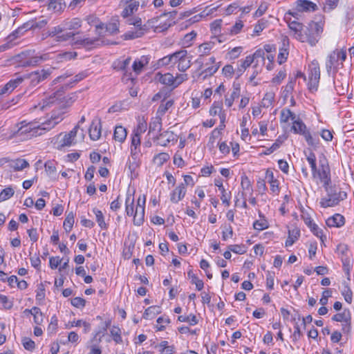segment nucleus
Masks as SVG:
<instances>
[{"mask_svg": "<svg viewBox=\"0 0 354 354\" xmlns=\"http://www.w3.org/2000/svg\"><path fill=\"white\" fill-rule=\"evenodd\" d=\"M73 102L71 97L66 98L64 86H62L56 92L49 95L48 98L44 99L42 103L34 106V109L39 107L41 110H44L45 107L55 104L59 108V110L54 109L51 113L50 118L41 124L37 125L36 122H26L25 120L18 123L17 129L11 130L8 138L10 140L14 138L21 137L28 140L42 135L43 131H50L63 120V115L65 113L64 109L71 105Z\"/></svg>", "mask_w": 354, "mask_h": 354, "instance_id": "1", "label": "nucleus"}, {"mask_svg": "<svg viewBox=\"0 0 354 354\" xmlns=\"http://www.w3.org/2000/svg\"><path fill=\"white\" fill-rule=\"evenodd\" d=\"M299 12L297 9L296 11L288 10L284 15V19L288 23V27L293 32V37L296 39L301 42H306L311 46H314L321 37L324 21L322 19L318 21H311L304 29L301 23L291 20V17L298 19Z\"/></svg>", "mask_w": 354, "mask_h": 354, "instance_id": "2", "label": "nucleus"}, {"mask_svg": "<svg viewBox=\"0 0 354 354\" xmlns=\"http://www.w3.org/2000/svg\"><path fill=\"white\" fill-rule=\"evenodd\" d=\"M324 189L327 192V196L322 198L319 202L320 206L323 208L334 207L347 198L346 192L340 189L333 187Z\"/></svg>", "mask_w": 354, "mask_h": 354, "instance_id": "3", "label": "nucleus"}, {"mask_svg": "<svg viewBox=\"0 0 354 354\" xmlns=\"http://www.w3.org/2000/svg\"><path fill=\"white\" fill-rule=\"evenodd\" d=\"M292 129L295 133L299 134L304 136L308 145L313 147H317L319 143V139L317 135H312L308 130L306 125L299 118H297L292 122Z\"/></svg>", "mask_w": 354, "mask_h": 354, "instance_id": "4", "label": "nucleus"}, {"mask_svg": "<svg viewBox=\"0 0 354 354\" xmlns=\"http://www.w3.org/2000/svg\"><path fill=\"white\" fill-rule=\"evenodd\" d=\"M241 68H243V59H240L238 61V68L236 71V78L233 83V90L230 96H226L225 98V104L230 107L232 105L233 102L235 99H238L241 95V88L242 81L239 80V77L242 75Z\"/></svg>", "mask_w": 354, "mask_h": 354, "instance_id": "5", "label": "nucleus"}, {"mask_svg": "<svg viewBox=\"0 0 354 354\" xmlns=\"http://www.w3.org/2000/svg\"><path fill=\"white\" fill-rule=\"evenodd\" d=\"M320 80V68L317 61L313 60L308 66V89L317 91Z\"/></svg>", "mask_w": 354, "mask_h": 354, "instance_id": "6", "label": "nucleus"}, {"mask_svg": "<svg viewBox=\"0 0 354 354\" xmlns=\"http://www.w3.org/2000/svg\"><path fill=\"white\" fill-rule=\"evenodd\" d=\"M48 23L46 19H41L38 21H32L24 24L21 27H19L17 30L13 31L10 35L8 36L7 39L9 41H12L20 35H22L24 32L30 29L41 28L45 26Z\"/></svg>", "mask_w": 354, "mask_h": 354, "instance_id": "7", "label": "nucleus"}, {"mask_svg": "<svg viewBox=\"0 0 354 354\" xmlns=\"http://www.w3.org/2000/svg\"><path fill=\"white\" fill-rule=\"evenodd\" d=\"M313 177L319 178L324 188L329 187L331 183L330 171L325 158L319 160V169L313 174Z\"/></svg>", "mask_w": 354, "mask_h": 354, "instance_id": "8", "label": "nucleus"}, {"mask_svg": "<svg viewBox=\"0 0 354 354\" xmlns=\"http://www.w3.org/2000/svg\"><path fill=\"white\" fill-rule=\"evenodd\" d=\"M76 32H64L62 23L48 29L46 32L48 37H55V41L58 42L66 41L76 35Z\"/></svg>", "mask_w": 354, "mask_h": 354, "instance_id": "9", "label": "nucleus"}, {"mask_svg": "<svg viewBox=\"0 0 354 354\" xmlns=\"http://www.w3.org/2000/svg\"><path fill=\"white\" fill-rule=\"evenodd\" d=\"M51 74L50 69H42L24 75V80H28L31 86H36L41 82L46 80Z\"/></svg>", "mask_w": 354, "mask_h": 354, "instance_id": "10", "label": "nucleus"}, {"mask_svg": "<svg viewBox=\"0 0 354 354\" xmlns=\"http://www.w3.org/2000/svg\"><path fill=\"white\" fill-rule=\"evenodd\" d=\"M145 203V196H140L137 200V205L133 214V224L135 225L140 226L144 222Z\"/></svg>", "mask_w": 354, "mask_h": 354, "instance_id": "11", "label": "nucleus"}, {"mask_svg": "<svg viewBox=\"0 0 354 354\" xmlns=\"http://www.w3.org/2000/svg\"><path fill=\"white\" fill-rule=\"evenodd\" d=\"M332 320L342 323V331L348 333L351 330V313L349 309H344L342 313H337L332 317Z\"/></svg>", "mask_w": 354, "mask_h": 354, "instance_id": "12", "label": "nucleus"}, {"mask_svg": "<svg viewBox=\"0 0 354 354\" xmlns=\"http://www.w3.org/2000/svg\"><path fill=\"white\" fill-rule=\"evenodd\" d=\"M265 53L263 50L259 49L252 55H248L245 59V71L250 67L252 64V66L258 68V65H263L265 60Z\"/></svg>", "mask_w": 354, "mask_h": 354, "instance_id": "13", "label": "nucleus"}, {"mask_svg": "<svg viewBox=\"0 0 354 354\" xmlns=\"http://www.w3.org/2000/svg\"><path fill=\"white\" fill-rule=\"evenodd\" d=\"M153 139L157 140L158 145L167 147L170 142L176 143L178 140V136L173 131L167 130L160 133Z\"/></svg>", "mask_w": 354, "mask_h": 354, "instance_id": "14", "label": "nucleus"}, {"mask_svg": "<svg viewBox=\"0 0 354 354\" xmlns=\"http://www.w3.org/2000/svg\"><path fill=\"white\" fill-rule=\"evenodd\" d=\"M127 23L129 25H133L135 27H138L139 29L136 31H129L124 35L126 39H132L140 37L144 34V30L142 28V20L140 17L130 18L127 19Z\"/></svg>", "mask_w": 354, "mask_h": 354, "instance_id": "15", "label": "nucleus"}, {"mask_svg": "<svg viewBox=\"0 0 354 354\" xmlns=\"http://www.w3.org/2000/svg\"><path fill=\"white\" fill-rule=\"evenodd\" d=\"M337 253L340 257L344 270H349L351 259L348 248L346 244H339L337 247Z\"/></svg>", "mask_w": 354, "mask_h": 354, "instance_id": "16", "label": "nucleus"}, {"mask_svg": "<svg viewBox=\"0 0 354 354\" xmlns=\"http://www.w3.org/2000/svg\"><path fill=\"white\" fill-rule=\"evenodd\" d=\"M95 30L99 36H102L104 32H107L109 35H115L119 32L118 24L116 21L110 22L105 26L104 24L101 23L95 26Z\"/></svg>", "mask_w": 354, "mask_h": 354, "instance_id": "17", "label": "nucleus"}, {"mask_svg": "<svg viewBox=\"0 0 354 354\" xmlns=\"http://www.w3.org/2000/svg\"><path fill=\"white\" fill-rule=\"evenodd\" d=\"M121 3L124 6L121 16L124 18H127L132 15L135 12H136L140 6V2L137 1H131L129 2H122L121 1Z\"/></svg>", "mask_w": 354, "mask_h": 354, "instance_id": "18", "label": "nucleus"}, {"mask_svg": "<svg viewBox=\"0 0 354 354\" xmlns=\"http://www.w3.org/2000/svg\"><path fill=\"white\" fill-rule=\"evenodd\" d=\"M101 120L99 118L93 120L90 126L88 133L92 140H97L101 136Z\"/></svg>", "mask_w": 354, "mask_h": 354, "instance_id": "19", "label": "nucleus"}, {"mask_svg": "<svg viewBox=\"0 0 354 354\" xmlns=\"http://www.w3.org/2000/svg\"><path fill=\"white\" fill-rule=\"evenodd\" d=\"M64 32H73L82 26V20L80 18L67 19L62 22Z\"/></svg>", "mask_w": 354, "mask_h": 354, "instance_id": "20", "label": "nucleus"}, {"mask_svg": "<svg viewBox=\"0 0 354 354\" xmlns=\"http://www.w3.org/2000/svg\"><path fill=\"white\" fill-rule=\"evenodd\" d=\"M186 192L187 189L185 186V184L180 183L171 193L170 201L174 203H178L185 197Z\"/></svg>", "mask_w": 354, "mask_h": 354, "instance_id": "21", "label": "nucleus"}, {"mask_svg": "<svg viewBox=\"0 0 354 354\" xmlns=\"http://www.w3.org/2000/svg\"><path fill=\"white\" fill-rule=\"evenodd\" d=\"M296 9L299 12H310L317 10V6L309 0H297Z\"/></svg>", "mask_w": 354, "mask_h": 354, "instance_id": "22", "label": "nucleus"}, {"mask_svg": "<svg viewBox=\"0 0 354 354\" xmlns=\"http://www.w3.org/2000/svg\"><path fill=\"white\" fill-rule=\"evenodd\" d=\"M49 58L48 54H44L41 55H35L30 57L28 59L24 61H21V66L23 67H27L30 66H37L41 62L47 60Z\"/></svg>", "mask_w": 354, "mask_h": 354, "instance_id": "23", "label": "nucleus"}, {"mask_svg": "<svg viewBox=\"0 0 354 354\" xmlns=\"http://www.w3.org/2000/svg\"><path fill=\"white\" fill-rule=\"evenodd\" d=\"M140 136L138 133H133L131 137V156L133 160L138 159L140 153Z\"/></svg>", "mask_w": 354, "mask_h": 354, "instance_id": "24", "label": "nucleus"}, {"mask_svg": "<svg viewBox=\"0 0 354 354\" xmlns=\"http://www.w3.org/2000/svg\"><path fill=\"white\" fill-rule=\"evenodd\" d=\"M338 65V57L336 56V51H333L328 56L326 62L327 72L329 73L333 71V73H336L337 72Z\"/></svg>", "mask_w": 354, "mask_h": 354, "instance_id": "25", "label": "nucleus"}, {"mask_svg": "<svg viewBox=\"0 0 354 354\" xmlns=\"http://www.w3.org/2000/svg\"><path fill=\"white\" fill-rule=\"evenodd\" d=\"M326 224L330 227H341L345 224V218L340 214H335L326 220Z\"/></svg>", "mask_w": 354, "mask_h": 354, "instance_id": "26", "label": "nucleus"}, {"mask_svg": "<svg viewBox=\"0 0 354 354\" xmlns=\"http://www.w3.org/2000/svg\"><path fill=\"white\" fill-rule=\"evenodd\" d=\"M24 80V76L17 77L15 79L10 80L4 86L0 89L2 94H5L8 91H13Z\"/></svg>", "mask_w": 354, "mask_h": 354, "instance_id": "27", "label": "nucleus"}, {"mask_svg": "<svg viewBox=\"0 0 354 354\" xmlns=\"http://www.w3.org/2000/svg\"><path fill=\"white\" fill-rule=\"evenodd\" d=\"M156 79L160 82L161 84H165L166 86H171L173 88H174L175 80L173 75L171 73H165L164 75L160 73H158L156 75Z\"/></svg>", "mask_w": 354, "mask_h": 354, "instance_id": "28", "label": "nucleus"}, {"mask_svg": "<svg viewBox=\"0 0 354 354\" xmlns=\"http://www.w3.org/2000/svg\"><path fill=\"white\" fill-rule=\"evenodd\" d=\"M149 56L143 55L140 59H136L133 62L132 68L136 74H139L142 71L143 67L148 64L149 60Z\"/></svg>", "mask_w": 354, "mask_h": 354, "instance_id": "29", "label": "nucleus"}, {"mask_svg": "<svg viewBox=\"0 0 354 354\" xmlns=\"http://www.w3.org/2000/svg\"><path fill=\"white\" fill-rule=\"evenodd\" d=\"M306 225L310 229L311 232L317 237H322L323 231L316 225L310 217H304Z\"/></svg>", "mask_w": 354, "mask_h": 354, "instance_id": "30", "label": "nucleus"}, {"mask_svg": "<svg viewBox=\"0 0 354 354\" xmlns=\"http://www.w3.org/2000/svg\"><path fill=\"white\" fill-rule=\"evenodd\" d=\"M261 66L258 65V68H254V66L249 67L247 69V75H250L248 84L252 86H256L258 84L257 81H254L256 76L259 74V73L261 71Z\"/></svg>", "mask_w": 354, "mask_h": 354, "instance_id": "31", "label": "nucleus"}, {"mask_svg": "<svg viewBox=\"0 0 354 354\" xmlns=\"http://www.w3.org/2000/svg\"><path fill=\"white\" fill-rule=\"evenodd\" d=\"M127 136V132L125 128L122 126H117L115 128L113 138L115 141L122 143Z\"/></svg>", "mask_w": 354, "mask_h": 354, "instance_id": "32", "label": "nucleus"}, {"mask_svg": "<svg viewBox=\"0 0 354 354\" xmlns=\"http://www.w3.org/2000/svg\"><path fill=\"white\" fill-rule=\"evenodd\" d=\"M125 211L128 216H133L134 209V197L131 194H127L125 200Z\"/></svg>", "mask_w": 354, "mask_h": 354, "instance_id": "33", "label": "nucleus"}, {"mask_svg": "<svg viewBox=\"0 0 354 354\" xmlns=\"http://www.w3.org/2000/svg\"><path fill=\"white\" fill-rule=\"evenodd\" d=\"M10 169L14 171H21L29 167V163L24 159H17L12 160L9 165Z\"/></svg>", "mask_w": 354, "mask_h": 354, "instance_id": "34", "label": "nucleus"}, {"mask_svg": "<svg viewBox=\"0 0 354 354\" xmlns=\"http://www.w3.org/2000/svg\"><path fill=\"white\" fill-rule=\"evenodd\" d=\"M197 33L196 31L192 30L186 34L180 41V45L183 48L189 47L192 45L194 40L196 39Z\"/></svg>", "mask_w": 354, "mask_h": 354, "instance_id": "35", "label": "nucleus"}, {"mask_svg": "<svg viewBox=\"0 0 354 354\" xmlns=\"http://www.w3.org/2000/svg\"><path fill=\"white\" fill-rule=\"evenodd\" d=\"M297 118L296 115L288 109H283L280 113V121L281 122L286 123L290 120L292 122Z\"/></svg>", "mask_w": 354, "mask_h": 354, "instance_id": "36", "label": "nucleus"}, {"mask_svg": "<svg viewBox=\"0 0 354 354\" xmlns=\"http://www.w3.org/2000/svg\"><path fill=\"white\" fill-rule=\"evenodd\" d=\"M131 60V59L130 57L123 60L118 59L113 62V68L118 71H127V68L130 64Z\"/></svg>", "mask_w": 354, "mask_h": 354, "instance_id": "37", "label": "nucleus"}, {"mask_svg": "<svg viewBox=\"0 0 354 354\" xmlns=\"http://www.w3.org/2000/svg\"><path fill=\"white\" fill-rule=\"evenodd\" d=\"M30 311L31 312V315H33L34 322L37 325L41 324L44 321V315L41 313L40 308L34 306L30 309Z\"/></svg>", "mask_w": 354, "mask_h": 354, "instance_id": "38", "label": "nucleus"}, {"mask_svg": "<svg viewBox=\"0 0 354 354\" xmlns=\"http://www.w3.org/2000/svg\"><path fill=\"white\" fill-rule=\"evenodd\" d=\"M300 232L298 230H288V236L286 241V246H291L299 239Z\"/></svg>", "mask_w": 354, "mask_h": 354, "instance_id": "39", "label": "nucleus"}, {"mask_svg": "<svg viewBox=\"0 0 354 354\" xmlns=\"http://www.w3.org/2000/svg\"><path fill=\"white\" fill-rule=\"evenodd\" d=\"M306 160L310 166L312 175L316 172L318 169L317 167V158L315 154L313 151H310L308 153L305 152Z\"/></svg>", "mask_w": 354, "mask_h": 354, "instance_id": "40", "label": "nucleus"}, {"mask_svg": "<svg viewBox=\"0 0 354 354\" xmlns=\"http://www.w3.org/2000/svg\"><path fill=\"white\" fill-rule=\"evenodd\" d=\"M170 158L169 155L165 152H161L158 153L153 157V161L158 166L163 165Z\"/></svg>", "mask_w": 354, "mask_h": 354, "instance_id": "41", "label": "nucleus"}, {"mask_svg": "<svg viewBox=\"0 0 354 354\" xmlns=\"http://www.w3.org/2000/svg\"><path fill=\"white\" fill-rule=\"evenodd\" d=\"M295 84V79H290L287 84L283 87V93L282 95L284 99L288 98L290 96H291L292 93L294 90V86Z\"/></svg>", "mask_w": 354, "mask_h": 354, "instance_id": "42", "label": "nucleus"}, {"mask_svg": "<svg viewBox=\"0 0 354 354\" xmlns=\"http://www.w3.org/2000/svg\"><path fill=\"white\" fill-rule=\"evenodd\" d=\"M160 313V307L157 306H152L148 307L142 317L145 319H152L156 315L159 314Z\"/></svg>", "mask_w": 354, "mask_h": 354, "instance_id": "43", "label": "nucleus"}, {"mask_svg": "<svg viewBox=\"0 0 354 354\" xmlns=\"http://www.w3.org/2000/svg\"><path fill=\"white\" fill-rule=\"evenodd\" d=\"M174 101L173 100H169L165 103L162 102L157 110V115L162 118L165 114V113L174 105Z\"/></svg>", "mask_w": 354, "mask_h": 354, "instance_id": "44", "label": "nucleus"}, {"mask_svg": "<svg viewBox=\"0 0 354 354\" xmlns=\"http://www.w3.org/2000/svg\"><path fill=\"white\" fill-rule=\"evenodd\" d=\"M162 129V118L157 115L150 123L149 127V133L155 131H160Z\"/></svg>", "mask_w": 354, "mask_h": 354, "instance_id": "45", "label": "nucleus"}, {"mask_svg": "<svg viewBox=\"0 0 354 354\" xmlns=\"http://www.w3.org/2000/svg\"><path fill=\"white\" fill-rule=\"evenodd\" d=\"M260 219L257 220L253 223V227L259 231L267 229L269 226L268 221L265 218L264 216H261V213H259Z\"/></svg>", "mask_w": 354, "mask_h": 354, "instance_id": "46", "label": "nucleus"}, {"mask_svg": "<svg viewBox=\"0 0 354 354\" xmlns=\"http://www.w3.org/2000/svg\"><path fill=\"white\" fill-rule=\"evenodd\" d=\"M221 111H222V103L220 102H214V104H212V107L210 108L209 114L213 116L218 115L219 118L221 119V122H223V121H224V118H223V116L221 115Z\"/></svg>", "mask_w": 354, "mask_h": 354, "instance_id": "47", "label": "nucleus"}, {"mask_svg": "<svg viewBox=\"0 0 354 354\" xmlns=\"http://www.w3.org/2000/svg\"><path fill=\"white\" fill-rule=\"evenodd\" d=\"M77 56V53L75 52H64L62 53H59L55 55L56 60L59 62L68 61L75 58Z\"/></svg>", "mask_w": 354, "mask_h": 354, "instance_id": "48", "label": "nucleus"}, {"mask_svg": "<svg viewBox=\"0 0 354 354\" xmlns=\"http://www.w3.org/2000/svg\"><path fill=\"white\" fill-rule=\"evenodd\" d=\"M187 55H185L184 57H182L178 62V69L181 72H185L191 66V59Z\"/></svg>", "mask_w": 354, "mask_h": 354, "instance_id": "49", "label": "nucleus"}, {"mask_svg": "<svg viewBox=\"0 0 354 354\" xmlns=\"http://www.w3.org/2000/svg\"><path fill=\"white\" fill-rule=\"evenodd\" d=\"M93 212L96 216V221L101 229L106 230L108 228L107 224L104 221V217L101 210L93 209Z\"/></svg>", "mask_w": 354, "mask_h": 354, "instance_id": "50", "label": "nucleus"}, {"mask_svg": "<svg viewBox=\"0 0 354 354\" xmlns=\"http://www.w3.org/2000/svg\"><path fill=\"white\" fill-rule=\"evenodd\" d=\"M185 55H187V51L186 50H180L174 53L173 54L169 55L171 64H178L180 59H182V57H184Z\"/></svg>", "mask_w": 354, "mask_h": 354, "instance_id": "51", "label": "nucleus"}, {"mask_svg": "<svg viewBox=\"0 0 354 354\" xmlns=\"http://www.w3.org/2000/svg\"><path fill=\"white\" fill-rule=\"evenodd\" d=\"M188 277L192 279L191 282L196 285V288L198 290H201L203 288L204 283L202 280L199 279L192 270L187 272Z\"/></svg>", "mask_w": 354, "mask_h": 354, "instance_id": "52", "label": "nucleus"}, {"mask_svg": "<svg viewBox=\"0 0 354 354\" xmlns=\"http://www.w3.org/2000/svg\"><path fill=\"white\" fill-rule=\"evenodd\" d=\"M15 194L12 187H8L0 192V203L10 198Z\"/></svg>", "mask_w": 354, "mask_h": 354, "instance_id": "53", "label": "nucleus"}, {"mask_svg": "<svg viewBox=\"0 0 354 354\" xmlns=\"http://www.w3.org/2000/svg\"><path fill=\"white\" fill-rule=\"evenodd\" d=\"M45 171L46 174L51 178L54 177L56 174V167L54 160H48L45 165Z\"/></svg>", "mask_w": 354, "mask_h": 354, "instance_id": "54", "label": "nucleus"}, {"mask_svg": "<svg viewBox=\"0 0 354 354\" xmlns=\"http://www.w3.org/2000/svg\"><path fill=\"white\" fill-rule=\"evenodd\" d=\"M177 15L178 12L176 10H172L167 12H165L162 15H160V17H168L169 18V21L168 24H165L167 26L165 28H167V27H169L172 24H174L176 23L175 19Z\"/></svg>", "mask_w": 354, "mask_h": 354, "instance_id": "55", "label": "nucleus"}, {"mask_svg": "<svg viewBox=\"0 0 354 354\" xmlns=\"http://www.w3.org/2000/svg\"><path fill=\"white\" fill-rule=\"evenodd\" d=\"M74 223V215L73 212L69 213L64 221L63 227L64 230L68 232H70L73 226Z\"/></svg>", "mask_w": 354, "mask_h": 354, "instance_id": "56", "label": "nucleus"}, {"mask_svg": "<svg viewBox=\"0 0 354 354\" xmlns=\"http://www.w3.org/2000/svg\"><path fill=\"white\" fill-rule=\"evenodd\" d=\"M111 335L113 337V340L117 344H120L122 342V337H121V330L119 327L113 326L110 330Z\"/></svg>", "mask_w": 354, "mask_h": 354, "instance_id": "57", "label": "nucleus"}, {"mask_svg": "<svg viewBox=\"0 0 354 354\" xmlns=\"http://www.w3.org/2000/svg\"><path fill=\"white\" fill-rule=\"evenodd\" d=\"M274 100V93L272 92H268L264 95L261 103L264 107H269L272 105Z\"/></svg>", "mask_w": 354, "mask_h": 354, "instance_id": "58", "label": "nucleus"}, {"mask_svg": "<svg viewBox=\"0 0 354 354\" xmlns=\"http://www.w3.org/2000/svg\"><path fill=\"white\" fill-rule=\"evenodd\" d=\"M214 43L212 41L203 43L198 46V52L201 53V55H207L214 47Z\"/></svg>", "mask_w": 354, "mask_h": 354, "instance_id": "59", "label": "nucleus"}, {"mask_svg": "<svg viewBox=\"0 0 354 354\" xmlns=\"http://www.w3.org/2000/svg\"><path fill=\"white\" fill-rule=\"evenodd\" d=\"M178 320L181 322H189L190 325H196L198 324V319L194 315H189L188 316L180 315Z\"/></svg>", "mask_w": 354, "mask_h": 354, "instance_id": "60", "label": "nucleus"}, {"mask_svg": "<svg viewBox=\"0 0 354 354\" xmlns=\"http://www.w3.org/2000/svg\"><path fill=\"white\" fill-rule=\"evenodd\" d=\"M73 139L69 137L68 133H66L59 144L57 146V149L62 150L65 147L71 146L73 144Z\"/></svg>", "mask_w": 354, "mask_h": 354, "instance_id": "61", "label": "nucleus"}, {"mask_svg": "<svg viewBox=\"0 0 354 354\" xmlns=\"http://www.w3.org/2000/svg\"><path fill=\"white\" fill-rule=\"evenodd\" d=\"M221 19H216L211 24V31L215 35V36L220 35L221 32Z\"/></svg>", "mask_w": 354, "mask_h": 354, "instance_id": "62", "label": "nucleus"}, {"mask_svg": "<svg viewBox=\"0 0 354 354\" xmlns=\"http://www.w3.org/2000/svg\"><path fill=\"white\" fill-rule=\"evenodd\" d=\"M267 24V20L264 19H259L254 28V35H258L266 27Z\"/></svg>", "mask_w": 354, "mask_h": 354, "instance_id": "63", "label": "nucleus"}, {"mask_svg": "<svg viewBox=\"0 0 354 354\" xmlns=\"http://www.w3.org/2000/svg\"><path fill=\"white\" fill-rule=\"evenodd\" d=\"M342 295H343L345 301L348 303H352L353 299V292L350 288L348 286H345L344 290L342 291Z\"/></svg>", "mask_w": 354, "mask_h": 354, "instance_id": "64", "label": "nucleus"}]
</instances>
